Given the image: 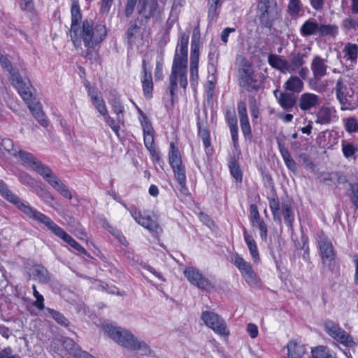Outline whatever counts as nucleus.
I'll use <instances>...</instances> for the list:
<instances>
[{
	"mask_svg": "<svg viewBox=\"0 0 358 358\" xmlns=\"http://www.w3.org/2000/svg\"><path fill=\"white\" fill-rule=\"evenodd\" d=\"M137 11L141 15V24H147L151 18H155L161 13L157 0H138Z\"/></svg>",
	"mask_w": 358,
	"mask_h": 358,
	"instance_id": "nucleus-9",
	"label": "nucleus"
},
{
	"mask_svg": "<svg viewBox=\"0 0 358 358\" xmlns=\"http://www.w3.org/2000/svg\"><path fill=\"white\" fill-rule=\"evenodd\" d=\"M103 330L110 338L129 350H138L142 355H148L150 353V350L145 342L139 341L126 329L106 324L103 326Z\"/></svg>",
	"mask_w": 358,
	"mask_h": 358,
	"instance_id": "nucleus-1",
	"label": "nucleus"
},
{
	"mask_svg": "<svg viewBox=\"0 0 358 358\" xmlns=\"http://www.w3.org/2000/svg\"><path fill=\"white\" fill-rule=\"evenodd\" d=\"M287 348L289 358H303V355L307 353L306 345L296 341L289 342Z\"/></svg>",
	"mask_w": 358,
	"mask_h": 358,
	"instance_id": "nucleus-32",
	"label": "nucleus"
},
{
	"mask_svg": "<svg viewBox=\"0 0 358 358\" xmlns=\"http://www.w3.org/2000/svg\"><path fill=\"white\" fill-rule=\"evenodd\" d=\"M342 27L345 30H358V19L351 17H346L342 21Z\"/></svg>",
	"mask_w": 358,
	"mask_h": 358,
	"instance_id": "nucleus-59",
	"label": "nucleus"
},
{
	"mask_svg": "<svg viewBox=\"0 0 358 358\" xmlns=\"http://www.w3.org/2000/svg\"><path fill=\"white\" fill-rule=\"evenodd\" d=\"M238 114L240 118V124L242 133L247 140H251L252 138L251 127L247 113L246 103L244 101H240L237 105Z\"/></svg>",
	"mask_w": 358,
	"mask_h": 358,
	"instance_id": "nucleus-19",
	"label": "nucleus"
},
{
	"mask_svg": "<svg viewBox=\"0 0 358 358\" xmlns=\"http://www.w3.org/2000/svg\"><path fill=\"white\" fill-rule=\"evenodd\" d=\"M62 349L66 352L65 356H72L75 358H94L85 351H82L79 345L69 338H65L62 343Z\"/></svg>",
	"mask_w": 358,
	"mask_h": 358,
	"instance_id": "nucleus-20",
	"label": "nucleus"
},
{
	"mask_svg": "<svg viewBox=\"0 0 358 358\" xmlns=\"http://www.w3.org/2000/svg\"><path fill=\"white\" fill-rule=\"evenodd\" d=\"M184 275L189 282L201 289L210 290L213 289L210 281L193 267L185 268Z\"/></svg>",
	"mask_w": 358,
	"mask_h": 358,
	"instance_id": "nucleus-14",
	"label": "nucleus"
},
{
	"mask_svg": "<svg viewBox=\"0 0 358 358\" xmlns=\"http://www.w3.org/2000/svg\"><path fill=\"white\" fill-rule=\"evenodd\" d=\"M243 236L253 260L255 262H258L259 260V255L256 242L252 236L245 228L243 229Z\"/></svg>",
	"mask_w": 358,
	"mask_h": 358,
	"instance_id": "nucleus-37",
	"label": "nucleus"
},
{
	"mask_svg": "<svg viewBox=\"0 0 358 358\" xmlns=\"http://www.w3.org/2000/svg\"><path fill=\"white\" fill-rule=\"evenodd\" d=\"M187 85V64H178L176 61L173 62L168 85L172 101H173L178 88L180 87L185 91Z\"/></svg>",
	"mask_w": 358,
	"mask_h": 358,
	"instance_id": "nucleus-4",
	"label": "nucleus"
},
{
	"mask_svg": "<svg viewBox=\"0 0 358 358\" xmlns=\"http://www.w3.org/2000/svg\"><path fill=\"white\" fill-rule=\"evenodd\" d=\"M268 63L272 68L278 70L282 73L288 72L287 60L282 59L280 55L270 54L268 57Z\"/></svg>",
	"mask_w": 358,
	"mask_h": 358,
	"instance_id": "nucleus-33",
	"label": "nucleus"
},
{
	"mask_svg": "<svg viewBox=\"0 0 358 358\" xmlns=\"http://www.w3.org/2000/svg\"><path fill=\"white\" fill-rule=\"evenodd\" d=\"M238 85L250 92H257L260 89V85L255 73L250 76H239Z\"/></svg>",
	"mask_w": 358,
	"mask_h": 358,
	"instance_id": "nucleus-30",
	"label": "nucleus"
},
{
	"mask_svg": "<svg viewBox=\"0 0 358 358\" xmlns=\"http://www.w3.org/2000/svg\"><path fill=\"white\" fill-rule=\"evenodd\" d=\"M250 220L253 227H260L262 224H265L264 221L261 219L260 215L255 204L250 206Z\"/></svg>",
	"mask_w": 358,
	"mask_h": 358,
	"instance_id": "nucleus-47",
	"label": "nucleus"
},
{
	"mask_svg": "<svg viewBox=\"0 0 358 358\" xmlns=\"http://www.w3.org/2000/svg\"><path fill=\"white\" fill-rule=\"evenodd\" d=\"M143 94L146 99H150L152 96L153 82L141 81Z\"/></svg>",
	"mask_w": 358,
	"mask_h": 358,
	"instance_id": "nucleus-62",
	"label": "nucleus"
},
{
	"mask_svg": "<svg viewBox=\"0 0 358 358\" xmlns=\"http://www.w3.org/2000/svg\"><path fill=\"white\" fill-rule=\"evenodd\" d=\"M17 155L24 166L31 167L39 175H41L48 167L36 159L31 153L27 151L19 150Z\"/></svg>",
	"mask_w": 358,
	"mask_h": 358,
	"instance_id": "nucleus-21",
	"label": "nucleus"
},
{
	"mask_svg": "<svg viewBox=\"0 0 358 358\" xmlns=\"http://www.w3.org/2000/svg\"><path fill=\"white\" fill-rule=\"evenodd\" d=\"M342 152L346 159H356L355 155L358 152V147L352 143L342 141Z\"/></svg>",
	"mask_w": 358,
	"mask_h": 358,
	"instance_id": "nucleus-46",
	"label": "nucleus"
},
{
	"mask_svg": "<svg viewBox=\"0 0 358 358\" xmlns=\"http://www.w3.org/2000/svg\"><path fill=\"white\" fill-rule=\"evenodd\" d=\"M33 274L41 283L47 284L51 280L50 273L42 265H36L34 267Z\"/></svg>",
	"mask_w": 358,
	"mask_h": 358,
	"instance_id": "nucleus-41",
	"label": "nucleus"
},
{
	"mask_svg": "<svg viewBox=\"0 0 358 358\" xmlns=\"http://www.w3.org/2000/svg\"><path fill=\"white\" fill-rule=\"evenodd\" d=\"M46 311L50 315V316L60 325L67 327L69 324V321L64 317L61 313L51 309L50 308H45Z\"/></svg>",
	"mask_w": 358,
	"mask_h": 358,
	"instance_id": "nucleus-52",
	"label": "nucleus"
},
{
	"mask_svg": "<svg viewBox=\"0 0 358 358\" xmlns=\"http://www.w3.org/2000/svg\"><path fill=\"white\" fill-rule=\"evenodd\" d=\"M44 224L48 230H50L55 236L62 239L76 251L81 254L87 255V250L81 246L71 236L67 234L62 227L54 222L51 218L46 216L41 223Z\"/></svg>",
	"mask_w": 358,
	"mask_h": 358,
	"instance_id": "nucleus-7",
	"label": "nucleus"
},
{
	"mask_svg": "<svg viewBox=\"0 0 358 358\" xmlns=\"http://www.w3.org/2000/svg\"><path fill=\"white\" fill-rule=\"evenodd\" d=\"M327 60L316 55L310 63V69L313 72V78L320 80L327 74Z\"/></svg>",
	"mask_w": 358,
	"mask_h": 358,
	"instance_id": "nucleus-23",
	"label": "nucleus"
},
{
	"mask_svg": "<svg viewBox=\"0 0 358 358\" xmlns=\"http://www.w3.org/2000/svg\"><path fill=\"white\" fill-rule=\"evenodd\" d=\"M140 27L136 24V21H131L129 24V28L126 32L127 43L130 45L134 41L136 36L140 31Z\"/></svg>",
	"mask_w": 358,
	"mask_h": 358,
	"instance_id": "nucleus-50",
	"label": "nucleus"
},
{
	"mask_svg": "<svg viewBox=\"0 0 358 358\" xmlns=\"http://www.w3.org/2000/svg\"><path fill=\"white\" fill-rule=\"evenodd\" d=\"M316 241L320 253L324 263L331 262L335 258V251L331 240L322 231L316 234Z\"/></svg>",
	"mask_w": 358,
	"mask_h": 358,
	"instance_id": "nucleus-13",
	"label": "nucleus"
},
{
	"mask_svg": "<svg viewBox=\"0 0 358 358\" xmlns=\"http://www.w3.org/2000/svg\"><path fill=\"white\" fill-rule=\"evenodd\" d=\"M273 94L278 103L285 110H291L296 102L297 97L294 93L280 92L278 90H275Z\"/></svg>",
	"mask_w": 358,
	"mask_h": 358,
	"instance_id": "nucleus-25",
	"label": "nucleus"
},
{
	"mask_svg": "<svg viewBox=\"0 0 358 358\" xmlns=\"http://www.w3.org/2000/svg\"><path fill=\"white\" fill-rule=\"evenodd\" d=\"M345 129L349 134L358 132V120L355 117H349L343 120Z\"/></svg>",
	"mask_w": 358,
	"mask_h": 358,
	"instance_id": "nucleus-51",
	"label": "nucleus"
},
{
	"mask_svg": "<svg viewBox=\"0 0 358 358\" xmlns=\"http://www.w3.org/2000/svg\"><path fill=\"white\" fill-rule=\"evenodd\" d=\"M302 11L303 4L301 0L289 1L287 8V12L292 18H297Z\"/></svg>",
	"mask_w": 358,
	"mask_h": 358,
	"instance_id": "nucleus-42",
	"label": "nucleus"
},
{
	"mask_svg": "<svg viewBox=\"0 0 358 358\" xmlns=\"http://www.w3.org/2000/svg\"><path fill=\"white\" fill-rule=\"evenodd\" d=\"M257 10L278 8L276 0H257Z\"/></svg>",
	"mask_w": 358,
	"mask_h": 358,
	"instance_id": "nucleus-58",
	"label": "nucleus"
},
{
	"mask_svg": "<svg viewBox=\"0 0 358 358\" xmlns=\"http://www.w3.org/2000/svg\"><path fill=\"white\" fill-rule=\"evenodd\" d=\"M33 289V295L36 299V301L33 303L34 306H36L39 310H43L45 308L44 306V298L43 296L37 291L36 287L35 285H32Z\"/></svg>",
	"mask_w": 358,
	"mask_h": 358,
	"instance_id": "nucleus-60",
	"label": "nucleus"
},
{
	"mask_svg": "<svg viewBox=\"0 0 358 358\" xmlns=\"http://www.w3.org/2000/svg\"><path fill=\"white\" fill-rule=\"evenodd\" d=\"M10 80L26 103L33 99L29 87L24 82L20 73L12 75V79Z\"/></svg>",
	"mask_w": 358,
	"mask_h": 358,
	"instance_id": "nucleus-24",
	"label": "nucleus"
},
{
	"mask_svg": "<svg viewBox=\"0 0 358 358\" xmlns=\"http://www.w3.org/2000/svg\"><path fill=\"white\" fill-rule=\"evenodd\" d=\"M308 53L306 51L299 52L293 51L289 56L287 59L288 73H294L302 67L306 62Z\"/></svg>",
	"mask_w": 358,
	"mask_h": 358,
	"instance_id": "nucleus-22",
	"label": "nucleus"
},
{
	"mask_svg": "<svg viewBox=\"0 0 358 358\" xmlns=\"http://www.w3.org/2000/svg\"><path fill=\"white\" fill-rule=\"evenodd\" d=\"M199 43L194 37L191 41L190 52V83L194 87L199 80Z\"/></svg>",
	"mask_w": 358,
	"mask_h": 358,
	"instance_id": "nucleus-11",
	"label": "nucleus"
},
{
	"mask_svg": "<svg viewBox=\"0 0 358 358\" xmlns=\"http://www.w3.org/2000/svg\"><path fill=\"white\" fill-rule=\"evenodd\" d=\"M232 263L238 268L245 282L252 287H259L261 280L253 270L250 262L236 254L232 258Z\"/></svg>",
	"mask_w": 358,
	"mask_h": 358,
	"instance_id": "nucleus-6",
	"label": "nucleus"
},
{
	"mask_svg": "<svg viewBox=\"0 0 358 358\" xmlns=\"http://www.w3.org/2000/svg\"><path fill=\"white\" fill-rule=\"evenodd\" d=\"M0 194L10 203L15 205L22 212L34 221L41 223L47 216L46 215L31 207L29 203L24 202L16 194H13L6 186V183L0 180Z\"/></svg>",
	"mask_w": 358,
	"mask_h": 358,
	"instance_id": "nucleus-3",
	"label": "nucleus"
},
{
	"mask_svg": "<svg viewBox=\"0 0 358 358\" xmlns=\"http://www.w3.org/2000/svg\"><path fill=\"white\" fill-rule=\"evenodd\" d=\"M229 169L231 176L235 178L237 182L241 183L243 180V173L235 157H231L230 158L229 162Z\"/></svg>",
	"mask_w": 358,
	"mask_h": 358,
	"instance_id": "nucleus-43",
	"label": "nucleus"
},
{
	"mask_svg": "<svg viewBox=\"0 0 358 358\" xmlns=\"http://www.w3.org/2000/svg\"><path fill=\"white\" fill-rule=\"evenodd\" d=\"M345 57L352 62L355 61L358 56V45L355 43H348L343 48Z\"/></svg>",
	"mask_w": 358,
	"mask_h": 358,
	"instance_id": "nucleus-49",
	"label": "nucleus"
},
{
	"mask_svg": "<svg viewBox=\"0 0 358 358\" xmlns=\"http://www.w3.org/2000/svg\"><path fill=\"white\" fill-rule=\"evenodd\" d=\"M130 213L136 222L147 229L150 232L158 234L162 231L159 224L152 220L150 215L145 213L143 214L136 208H131Z\"/></svg>",
	"mask_w": 358,
	"mask_h": 358,
	"instance_id": "nucleus-17",
	"label": "nucleus"
},
{
	"mask_svg": "<svg viewBox=\"0 0 358 358\" xmlns=\"http://www.w3.org/2000/svg\"><path fill=\"white\" fill-rule=\"evenodd\" d=\"M106 36L107 30L104 24H94L92 20L85 19L82 23L81 30L78 31L80 43L77 42L75 46H80L83 40L86 48H92L101 43Z\"/></svg>",
	"mask_w": 358,
	"mask_h": 358,
	"instance_id": "nucleus-2",
	"label": "nucleus"
},
{
	"mask_svg": "<svg viewBox=\"0 0 358 358\" xmlns=\"http://www.w3.org/2000/svg\"><path fill=\"white\" fill-rule=\"evenodd\" d=\"M0 64L3 69L8 72L10 80L12 79V75L15 73H19L18 72L15 71V69L13 68L12 64L8 58V57L6 55H3L1 52Z\"/></svg>",
	"mask_w": 358,
	"mask_h": 358,
	"instance_id": "nucleus-53",
	"label": "nucleus"
},
{
	"mask_svg": "<svg viewBox=\"0 0 358 358\" xmlns=\"http://www.w3.org/2000/svg\"><path fill=\"white\" fill-rule=\"evenodd\" d=\"M208 1V19L209 22H215L219 16L223 0H207Z\"/></svg>",
	"mask_w": 358,
	"mask_h": 358,
	"instance_id": "nucleus-35",
	"label": "nucleus"
},
{
	"mask_svg": "<svg viewBox=\"0 0 358 358\" xmlns=\"http://www.w3.org/2000/svg\"><path fill=\"white\" fill-rule=\"evenodd\" d=\"M0 146H1L6 151H7L11 155L14 157L17 156V152L19 150L15 147L13 141L11 139H2L1 142L0 143Z\"/></svg>",
	"mask_w": 358,
	"mask_h": 358,
	"instance_id": "nucleus-54",
	"label": "nucleus"
},
{
	"mask_svg": "<svg viewBox=\"0 0 358 358\" xmlns=\"http://www.w3.org/2000/svg\"><path fill=\"white\" fill-rule=\"evenodd\" d=\"M201 319L208 327L218 334L229 335L225 322L217 314L210 311H203L201 314Z\"/></svg>",
	"mask_w": 358,
	"mask_h": 358,
	"instance_id": "nucleus-12",
	"label": "nucleus"
},
{
	"mask_svg": "<svg viewBox=\"0 0 358 358\" xmlns=\"http://www.w3.org/2000/svg\"><path fill=\"white\" fill-rule=\"evenodd\" d=\"M110 95L111 98L109 99L108 102L111 106L113 110L117 115V120L119 123H123V113H124V106H122L120 100V96L118 95L117 91L115 90H113L110 92Z\"/></svg>",
	"mask_w": 358,
	"mask_h": 358,
	"instance_id": "nucleus-28",
	"label": "nucleus"
},
{
	"mask_svg": "<svg viewBox=\"0 0 358 358\" xmlns=\"http://www.w3.org/2000/svg\"><path fill=\"white\" fill-rule=\"evenodd\" d=\"M189 34L181 33L178 41L173 62L178 64H187Z\"/></svg>",
	"mask_w": 358,
	"mask_h": 358,
	"instance_id": "nucleus-18",
	"label": "nucleus"
},
{
	"mask_svg": "<svg viewBox=\"0 0 358 358\" xmlns=\"http://www.w3.org/2000/svg\"><path fill=\"white\" fill-rule=\"evenodd\" d=\"M324 329L329 336L340 343L350 348L356 345L352 337L341 328L338 323L332 320H327L324 323Z\"/></svg>",
	"mask_w": 358,
	"mask_h": 358,
	"instance_id": "nucleus-8",
	"label": "nucleus"
},
{
	"mask_svg": "<svg viewBox=\"0 0 358 358\" xmlns=\"http://www.w3.org/2000/svg\"><path fill=\"white\" fill-rule=\"evenodd\" d=\"M350 190L351 191L350 194V200L353 205L358 208V183H350Z\"/></svg>",
	"mask_w": 358,
	"mask_h": 358,
	"instance_id": "nucleus-61",
	"label": "nucleus"
},
{
	"mask_svg": "<svg viewBox=\"0 0 358 358\" xmlns=\"http://www.w3.org/2000/svg\"><path fill=\"white\" fill-rule=\"evenodd\" d=\"M354 94L350 96H342L337 99L341 110H354L358 107V101L353 99Z\"/></svg>",
	"mask_w": 358,
	"mask_h": 358,
	"instance_id": "nucleus-45",
	"label": "nucleus"
},
{
	"mask_svg": "<svg viewBox=\"0 0 358 358\" xmlns=\"http://www.w3.org/2000/svg\"><path fill=\"white\" fill-rule=\"evenodd\" d=\"M71 24L70 29V34L71 41H73L74 45H76L77 42L80 43V41L78 39V31L80 23L82 19V14L78 0H71Z\"/></svg>",
	"mask_w": 358,
	"mask_h": 358,
	"instance_id": "nucleus-16",
	"label": "nucleus"
},
{
	"mask_svg": "<svg viewBox=\"0 0 358 358\" xmlns=\"http://www.w3.org/2000/svg\"><path fill=\"white\" fill-rule=\"evenodd\" d=\"M320 103V98L313 93H303L301 95L299 99V107L303 111L315 108L318 106Z\"/></svg>",
	"mask_w": 358,
	"mask_h": 358,
	"instance_id": "nucleus-26",
	"label": "nucleus"
},
{
	"mask_svg": "<svg viewBox=\"0 0 358 358\" xmlns=\"http://www.w3.org/2000/svg\"><path fill=\"white\" fill-rule=\"evenodd\" d=\"M137 0H127L124 14L127 17H131L136 6Z\"/></svg>",
	"mask_w": 358,
	"mask_h": 358,
	"instance_id": "nucleus-64",
	"label": "nucleus"
},
{
	"mask_svg": "<svg viewBox=\"0 0 358 358\" xmlns=\"http://www.w3.org/2000/svg\"><path fill=\"white\" fill-rule=\"evenodd\" d=\"M269 208L275 222H281V211L279 199L276 194L268 198Z\"/></svg>",
	"mask_w": 358,
	"mask_h": 358,
	"instance_id": "nucleus-40",
	"label": "nucleus"
},
{
	"mask_svg": "<svg viewBox=\"0 0 358 358\" xmlns=\"http://www.w3.org/2000/svg\"><path fill=\"white\" fill-rule=\"evenodd\" d=\"M27 104L33 116L38 122V123L43 127H48V121L42 110L41 103L32 99L31 101L27 103Z\"/></svg>",
	"mask_w": 358,
	"mask_h": 358,
	"instance_id": "nucleus-27",
	"label": "nucleus"
},
{
	"mask_svg": "<svg viewBox=\"0 0 358 358\" xmlns=\"http://www.w3.org/2000/svg\"><path fill=\"white\" fill-rule=\"evenodd\" d=\"M284 88L287 91L299 93L303 89V83L296 76H292L285 83Z\"/></svg>",
	"mask_w": 358,
	"mask_h": 358,
	"instance_id": "nucleus-39",
	"label": "nucleus"
},
{
	"mask_svg": "<svg viewBox=\"0 0 358 358\" xmlns=\"http://www.w3.org/2000/svg\"><path fill=\"white\" fill-rule=\"evenodd\" d=\"M93 105L95 108L98 110V112L102 115H107L108 109L106 106L105 101L101 96L94 97L93 100H92Z\"/></svg>",
	"mask_w": 358,
	"mask_h": 358,
	"instance_id": "nucleus-57",
	"label": "nucleus"
},
{
	"mask_svg": "<svg viewBox=\"0 0 358 358\" xmlns=\"http://www.w3.org/2000/svg\"><path fill=\"white\" fill-rule=\"evenodd\" d=\"M37 196L47 205L53 208L52 202L55 200L52 194L44 186L37 185L33 190Z\"/></svg>",
	"mask_w": 358,
	"mask_h": 358,
	"instance_id": "nucleus-38",
	"label": "nucleus"
},
{
	"mask_svg": "<svg viewBox=\"0 0 358 358\" xmlns=\"http://www.w3.org/2000/svg\"><path fill=\"white\" fill-rule=\"evenodd\" d=\"M18 178L22 184L29 187L32 191L37 186V182L29 174L25 172L20 173Z\"/></svg>",
	"mask_w": 358,
	"mask_h": 358,
	"instance_id": "nucleus-55",
	"label": "nucleus"
},
{
	"mask_svg": "<svg viewBox=\"0 0 358 358\" xmlns=\"http://www.w3.org/2000/svg\"><path fill=\"white\" fill-rule=\"evenodd\" d=\"M282 213L284 217V221L286 225L290 228L293 226L294 221V215L292 210L293 201L292 199L286 197L282 199L281 203Z\"/></svg>",
	"mask_w": 358,
	"mask_h": 358,
	"instance_id": "nucleus-29",
	"label": "nucleus"
},
{
	"mask_svg": "<svg viewBox=\"0 0 358 358\" xmlns=\"http://www.w3.org/2000/svg\"><path fill=\"white\" fill-rule=\"evenodd\" d=\"M278 147L279 149V151L280 152V155L285 162V164L287 169L290 170L292 172H296L297 170V166L295 161L292 159L291 157V155L287 150V148L285 147V145L283 142H282L280 140L277 141Z\"/></svg>",
	"mask_w": 358,
	"mask_h": 358,
	"instance_id": "nucleus-31",
	"label": "nucleus"
},
{
	"mask_svg": "<svg viewBox=\"0 0 358 358\" xmlns=\"http://www.w3.org/2000/svg\"><path fill=\"white\" fill-rule=\"evenodd\" d=\"M174 176L182 188L186 185V171L183 164L171 167Z\"/></svg>",
	"mask_w": 358,
	"mask_h": 358,
	"instance_id": "nucleus-48",
	"label": "nucleus"
},
{
	"mask_svg": "<svg viewBox=\"0 0 358 358\" xmlns=\"http://www.w3.org/2000/svg\"><path fill=\"white\" fill-rule=\"evenodd\" d=\"M169 161L171 167L182 164L180 151L173 142L170 143Z\"/></svg>",
	"mask_w": 358,
	"mask_h": 358,
	"instance_id": "nucleus-44",
	"label": "nucleus"
},
{
	"mask_svg": "<svg viewBox=\"0 0 358 358\" xmlns=\"http://www.w3.org/2000/svg\"><path fill=\"white\" fill-rule=\"evenodd\" d=\"M299 31L303 37L313 35L334 37L338 34V27L336 24H319L315 18H309L301 25Z\"/></svg>",
	"mask_w": 358,
	"mask_h": 358,
	"instance_id": "nucleus-5",
	"label": "nucleus"
},
{
	"mask_svg": "<svg viewBox=\"0 0 358 358\" xmlns=\"http://www.w3.org/2000/svg\"><path fill=\"white\" fill-rule=\"evenodd\" d=\"M336 99L342 96H350L355 94V91L352 87H348L344 81L343 78L340 77L336 83L334 87Z\"/></svg>",
	"mask_w": 358,
	"mask_h": 358,
	"instance_id": "nucleus-36",
	"label": "nucleus"
},
{
	"mask_svg": "<svg viewBox=\"0 0 358 358\" xmlns=\"http://www.w3.org/2000/svg\"><path fill=\"white\" fill-rule=\"evenodd\" d=\"M41 176L62 196L69 200L72 199L73 196L68 187L52 172L49 166Z\"/></svg>",
	"mask_w": 358,
	"mask_h": 358,
	"instance_id": "nucleus-10",
	"label": "nucleus"
},
{
	"mask_svg": "<svg viewBox=\"0 0 358 358\" xmlns=\"http://www.w3.org/2000/svg\"><path fill=\"white\" fill-rule=\"evenodd\" d=\"M140 122L143 127V133L154 132L151 122L146 115H143V118H140Z\"/></svg>",
	"mask_w": 358,
	"mask_h": 358,
	"instance_id": "nucleus-63",
	"label": "nucleus"
},
{
	"mask_svg": "<svg viewBox=\"0 0 358 358\" xmlns=\"http://www.w3.org/2000/svg\"><path fill=\"white\" fill-rule=\"evenodd\" d=\"M256 17L261 27L271 30L274 22L280 19V12L278 8L260 9L257 10Z\"/></svg>",
	"mask_w": 358,
	"mask_h": 358,
	"instance_id": "nucleus-15",
	"label": "nucleus"
},
{
	"mask_svg": "<svg viewBox=\"0 0 358 358\" xmlns=\"http://www.w3.org/2000/svg\"><path fill=\"white\" fill-rule=\"evenodd\" d=\"M336 110L333 108L321 107L316 113L315 122L320 124H327L331 122V117Z\"/></svg>",
	"mask_w": 358,
	"mask_h": 358,
	"instance_id": "nucleus-34",
	"label": "nucleus"
},
{
	"mask_svg": "<svg viewBox=\"0 0 358 358\" xmlns=\"http://www.w3.org/2000/svg\"><path fill=\"white\" fill-rule=\"evenodd\" d=\"M199 128V136L201 138L206 149H208L210 145V135L209 131L206 128H201V124L197 123Z\"/></svg>",
	"mask_w": 358,
	"mask_h": 358,
	"instance_id": "nucleus-56",
	"label": "nucleus"
}]
</instances>
